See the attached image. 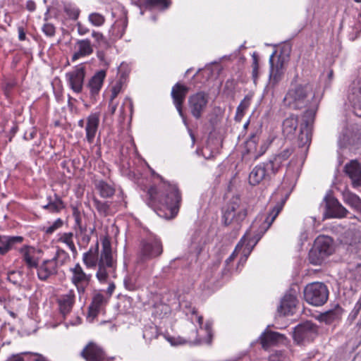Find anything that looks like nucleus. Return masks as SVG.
Returning a JSON list of instances; mask_svg holds the SVG:
<instances>
[{"instance_id": "nucleus-24", "label": "nucleus", "mask_w": 361, "mask_h": 361, "mask_svg": "<svg viewBox=\"0 0 361 361\" xmlns=\"http://www.w3.org/2000/svg\"><path fill=\"white\" fill-rule=\"evenodd\" d=\"M314 248L320 253V255L326 257L334 252L333 240L328 236H319L314 242Z\"/></svg>"}, {"instance_id": "nucleus-2", "label": "nucleus", "mask_w": 361, "mask_h": 361, "mask_svg": "<svg viewBox=\"0 0 361 361\" xmlns=\"http://www.w3.org/2000/svg\"><path fill=\"white\" fill-rule=\"evenodd\" d=\"M102 249L99 252V243L90 247L82 256V261L87 268L97 267L96 277L100 283L108 282L110 276L116 277V261L113 257L111 242L105 238L102 243Z\"/></svg>"}, {"instance_id": "nucleus-58", "label": "nucleus", "mask_w": 361, "mask_h": 361, "mask_svg": "<svg viewBox=\"0 0 361 361\" xmlns=\"http://www.w3.org/2000/svg\"><path fill=\"white\" fill-rule=\"evenodd\" d=\"M74 219H75L76 226H78L79 227L80 231L82 232L83 228L81 225V221H82L81 216H75V217H74Z\"/></svg>"}, {"instance_id": "nucleus-39", "label": "nucleus", "mask_w": 361, "mask_h": 361, "mask_svg": "<svg viewBox=\"0 0 361 361\" xmlns=\"http://www.w3.org/2000/svg\"><path fill=\"white\" fill-rule=\"evenodd\" d=\"M350 99L355 108L361 109V78L353 88Z\"/></svg>"}, {"instance_id": "nucleus-49", "label": "nucleus", "mask_w": 361, "mask_h": 361, "mask_svg": "<svg viewBox=\"0 0 361 361\" xmlns=\"http://www.w3.org/2000/svg\"><path fill=\"white\" fill-rule=\"evenodd\" d=\"M122 89V81L118 80L116 82V84L111 88V94L110 96V104H112V102L115 99V98L118 96L119 92Z\"/></svg>"}, {"instance_id": "nucleus-32", "label": "nucleus", "mask_w": 361, "mask_h": 361, "mask_svg": "<svg viewBox=\"0 0 361 361\" xmlns=\"http://www.w3.org/2000/svg\"><path fill=\"white\" fill-rule=\"evenodd\" d=\"M105 303V299L102 294L96 293L93 298L91 304L88 307V316L94 318L99 314L102 307Z\"/></svg>"}, {"instance_id": "nucleus-46", "label": "nucleus", "mask_w": 361, "mask_h": 361, "mask_svg": "<svg viewBox=\"0 0 361 361\" xmlns=\"http://www.w3.org/2000/svg\"><path fill=\"white\" fill-rule=\"evenodd\" d=\"M126 23L125 21H117L111 27L113 35L121 38L125 31Z\"/></svg>"}, {"instance_id": "nucleus-5", "label": "nucleus", "mask_w": 361, "mask_h": 361, "mask_svg": "<svg viewBox=\"0 0 361 361\" xmlns=\"http://www.w3.org/2000/svg\"><path fill=\"white\" fill-rule=\"evenodd\" d=\"M303 293L305 301L314 306L324 305L329 297L327 287L320 282H314L307 285Z\"/></svg>"}, {"instance_id": "nucleus-42", "label": "nucleus", "mask_w": 361, "mask_h": 361, "mask_svg": "<svg viewBox=\"0 0 361 361\" xmlns=\"http://www.w3.org/2000/svg\"><path fill=\"white\" fill-rule=\"evenodd\" d=\"M23 254V260L25 262L29 268H37V261L34 259L30 255V250L27 247H23L20 250Z\"/></svg>"}, {"instance_id": "nucleus-10", "label": "nucleus", "mask_w": 361, "mask_h": 361, "mask_svg": "<svg viewBox=\"0 0 361 361\" xmlns=\"http://www.w3.org/2000/svg\"><path fill=\"white\" fill-rule=\"evenodd\" d=\"M189 92V87L180 83H176L171 89V95L173 99V103L176 106L178 114L182 118L183 123L187 126L186 117L183 111V104L185 99L186 95Z\"/></svg>"}, {"instance_id": "nucleus-11", "label": "nucleus", "mask_w": 361, "mask_h": 361, "mask_svg": "<svg viewBox=\"0 0 361 361\" xmlns=\"http://www.w3.org/2000/svg\"><path fill=\"white\" fill-rule=\"evenodd\" d=\"M325 218L341 219L345 217L349 213L337 199L333 197H325Z\"/></svg>"}, {"instance_id": "nucleus-62", "label": "nucleus", "mask_w": 361, "mask_h": 361, "mask_svg": "<svg viewBox=\"0 0 361 361\" xmlns=\"http://www.w3.org/2000/svg\"><path fill=\"white\" fill-rule=\"evenodd\" d=\"M115 288L116 287H115L114 283L113 282L110 283L109 285V287H108V290H107L108 293L111 295L114 292Z\"/></svg>"}, {"instance_id": "nucleus-31", "label": "nucleus", "mask_w": 361, "mask_h": 361, "mask_svg": "<svg viewBox=\"0 0 361 361\" xmlns=\"http://www.w3.org/2000/svg\"><path fill=\"white\" fill-rule=\"evenodd\" d=\"M343 310L342 307L336 305L334 309L329 310L320 314V320L326 324H331L332 322L341 319Z\"/></svg>"}, {"instance_id": "nucleus-27", "label": "nucleus", "mask_w": 361, "mask_h": 361, "mask_svg": "<svg viewBox=\"0 0 361 361\" xmlns=\"http://www.w3.org/2000/svg\"><path fill=\"white\" fill-rule=\"evenodd\" d=\"M358 140L357 135L349 128L344 129L338 139V145L340 148H347L350 146L357 145Z\"/></svg>"}, {"instance_id": "nucleus-54", "label": "nucleus", "mask_w": 361, "mask_h": 361, "mask_svg": "<svg viewBox=\"0 0 361 361\" xmlns=\"http://www.w3.org/2000/svg\"><path fill=\"white\" fill-rule=\"evenodd\" d=\"M44 34L49 37H52L55 34V27L50 23H46L42 27Z\"/></svg>"}, {"instance_id": "nucleus-35", "label": "nucleus", "mask_w": 361, "mask_h": 361, "mask_svg": "<svg viewBox=\"0 0 361 361\" xmlns=\"http://www.w3.org/2000/svg\"><path fill=\"white\" fill-rule=\"evenodd\" d=\"M96 188L99 190L100 195L104 198L111 197L115 193V189L111 185L103 180L97 183Z\"/></svg>"}, {"instance_id": "nucleus-64", "label": "nucleus", "mask_w": 361, "mask_h": 361, "mask_svg": "<svg viewBox=\"0 0 361 361\" xmlns=\"http://www.w3.org/2000/svg\"><path fill=\"white\" fill-rule=\"evenodd\" d=\"M353 361H361V350L355 355Z\"/></svg>"}, {"instance_id": "nucleus-55", "label": "nucleus", "mask_w": 361, "mask_h": 361, "mask_svg": "<svg viewBox=\"0 0 361 361\" xmlns=\"http://www.w3.org/2000/svg\"><path fill=\"white\" fill-rule=\"evenodd\" d=\"M77 28L78 34L80 35H84L89 32V29L80 22L77 23Z\"/></svg>"}, {"instance_id": "nucleus-38", "label": "nucleus", "mask_w": 361, "mask_h": 361, "mask_svg": "<svg viewBox=\"0 0 361 361\" xmlns=\"http://www.w3.org/2000/svg\"><path fill=\"white\" fill-rule=\"evenodd\" d=\"M93 205L102 216L111 214L110 204L109 202H102L97 198H93Z\"/></svg>"}, {"instance_id": "nucleus-60", "label": "nucleus", "mask_w": 361, "mask_h": 361, "mask_svg": "<svg viewBox=\"0 0 361 361\" xmlns=\"http://www.w3.org/2000/svg\"><path fill=\"white\" fill-rule=\"evenodd\" d=\"M18 38L20 41L25 40V33L23 31V29L21 27L18 28Z\"/></svg>"}, {"instance_id": "nucleus-17", "label": "nucleus", "mask_w": 361, "mask_h": 361, "mask_svg": "<svg viewBox=\"0 0 361 361\" xmlns=\"http://www.w3.org/2000/svg\"><path fill=\"white\" fill-rule=\"evenodd\" d=\"M288 198V195H286L284 197L281 199L280 202H279L272 210L269 212L266 219L264 221L262 227L260 228V231L256 235V243L261 238L262 235L266 232V231L270 227L271 224L274 222L275 219L277 217L279 214L282 210L283 205Z\"/></svg>"}, {"instance_id": "nucleus-25", "label": "nucleus", "mask_w": 361, "mask_h": 361, "mask_svg": "<svg viewBox=\"0 0 361 361\" xmlns=\"http://www.w3.org/2000/svg\"><path fill=\"white\" fill-rule=\"evenodd\" d=\"M75 292L69 290L66 294L61 295L58 299L61 313L65 316L71 312L75 303Z\"/></svg>"}, {"instance_id": "nucleus-61", "label": "nucleus", "mask_w": 361, "mask_h": 361, "mask_svg": "<svg viewBox=\"0 0 361 361\" xmlns=\"http://www.w3.org/2000/svg\"><path fill=\"white\" fill-rule=\"evenodd\" d=\"M71 208H72V210H73V217L80 216V212L79 209L76 207L72 206Z\"/></svg>"}, {"instance_id": "nucleus-19", "label": "nucleus", "mask_w": 361, "mask_h": 361, "mask_svg": "<svg viewBox=\"0 0 361 361\" xmlns=\"http://www.w3.org/2000/svg\"><path fill=\"white\" fill-rule=\"evenodd\" d=\"M293 152L294 148L291 146L283 149L281 152L274 155L271 159L267 161L268 169H271L272 172H274L276 174L282 166L283 162L288 160Z\"/></svg>"}, {"instance_id": "nucleus-33", "label": "nucleus", "mask_w": 361, "mask_h": 361, "mask_svg": "<svg viewBox=\"0 0 361 361\" xmlns=\"http://www.w3.org/2000/svg\"><path fill=\"white\" fill-rule=\"evenodd\" d=\"M106 76L105 71H100L94 74L88 83V87L92 95L97 94L103 85Z\"/></svg>"}, {"instance_id": "nucleus-52", "label": "nucleus", "mask_w": 361, "mask_h": 361, "mask_svg": "<svg viewBox=\"0 0 361 361\" xmlns=\"http://www.w3.org/2000/svg\"><path fill=\"white\" fill-rule=\"evenodd\" d=\"M259 141V137L256 134H252L247 140V147L249 152L256 148V145Z\"/></svg>"}, {"instance_id": "nucleus-37", "label": "nucleus", "mask_w": 361, "mask_h": 361, "mask_svg": "<svg viewBox=\"0 0 361 361\" xmlns=\"http://www.w3.org/2000/svg\"><path fill=\"white\" fill-rule=\"evenodd\" d=\"M146 7L149 8H157L159 10H165L168 8L171 4V0H142Z\"/></svg>"}, {"instance_id": "nucleus-28", "label": "nucleus", "mask_w": 361, "mask_h": 361, "mask_svg": "<svg viewBox=\"0 0 361 361\" xmlns=\"http://www.w3.org/2000/svg\"><path fill=\"white\" fill-rule=\"evenodd\" d=\"M298 118L297 116L290 115L286 118L282 124V132L287 138H291L298 128Z\"/></svg>"}, {"instance_id": "nucleus-26", "label": "nucleus", "mask_w": 361, "mask_h": 361, "mask_svg": "<svg viewBox=\"0 0 361 361\" xmlns=\"http://www.w3.org/2000/svg\"><path fill=\"white\" fill-rule=\"evenodd\" d=\"M296 296L292 293H286L281 301L278 312L283 315L293 314V309L297 305Z\"/></svg>"}, {"instance_id": "nucleus-8", "label": "nucleus", "mask_w": 361, "mask_h": 361, "mask_svg": "<svg viewBox=\"0 0 361 361\" xmlns=\"http://www.w3.org/2000/svg\"><path fill=\"white\" fill-rule=\"evenodd\" d=\"M163 252V246L158 238L144 240L140 243L138 262H145L147 260L159 257Z\"/></svg>"}, {"instance_id": "nucleus-59", "label": "nucleus", "mask_w": 361, "mask_h": 361, "mask_svg": "<svg viewBox=\"0 0 361 361\" xmlns=\"http://www.w3.org/2000/svg\"><path fill=\"white\" fill-rule=\"evenodd\" d=\"M271 142V140H269V143H268V144H267V143H264L263 145H262V146H261V150H260V152H259V156H260V155L263 154L266 152V150H267V147H268V145H269Z\"/></svg>"}, {"instance_id": "nucleus-3", "label": "nucleus", "mask_w": 361, "mask_h": 361, "mask_svg": "<svg viewBox=\"0 0 361 361\" xmlns=\"http://www.w3.org/2000/svg\"><path fill=\"white\" fill-rule=\"evenodd\" d=\"M314 97V93L310 84H295L291 85L283 99V102L286 106L293 109H301Z\"/></svg>"}, {"instance_id": "nucleus-47", "label": "nucleus", "mask_w": 361, "mask_h": 361, "mask_svg": "<svg viewBox=\"0 0 361 361\" xmlns=\"http://www.w3.org/2000/svg\"><path fill=\"white\" fill-rule=\"evenodd\" d=\"M89 21L94 26H101L105 22L104 16L99 13H92L89 15Z\"/></svg>"}, {"instance_id": "nucleus-12", "label": "nucleus", "mask_w": 361, "mask_h": 361, "mask_svg": "<svg viewBox=\"0 0 361 361\" xmlns=\"http://www.w3.org/2000/svg\"><path fill=\"white\" fill-rule=\"evenodd\" d=\"M317 334V326L310 322H306L295 327L293 338L298 343H301L313 340Z\"/></svg>"}, {"instance_id": "nucleus-13", "label": "nucleus", "mask_w": 361, "mask_h": 361, "mask_svg": "<svg viewBox=\"0 0 361 361\" xmlns=\"http://www.w3.org/2000/svg\"><path fill=\"white\" fill-rule=\"evenodd\" d=\"M275 175L271 169H268L267 162L262 163L256 166L250 173L249 183L252 185H257L262 181L269 180L272 176Z\"/></svg>"}, {"instance_id": "nucleus-23", "label": "nucleus", "mask_w": 361, "mask_h": 361, "mask_svg": "<svg viewBox=\"0 0 361 361\" xmlns=\"http://www.w3.org/2000/svg\"><path fill=\"white\" fill-rule=\"evenodd\" d=\"M99 124V115L98 114H91L87 118V123L85 126L86 139L90 144L94 142V137L98 130Z\"/></svg>"}, {"instance_id": "nucleus-9", "label": "nucleus", "mask_w": 361, "mask_h": 361, "mask_svg": "<svg viewBox=\"0 0 361 361\" xmlns=\"http://www.w3.org/2000/svg\"><path fill=\"white\" fill-rule=\"evenodd\" d=\"M209 102V95L204 92H198L189 96L188 105L190 114L195 119H200L205 111Z\"/></svg>"}, {"instance_id": "nucleus-4", "label": "nucleus", "mask_w": 361, "mask_h": 361, "mask_svg": "<svg viewBox=\"0 0 361 361\" xmlns=\"http://www.w3.org/2000/svg\"><path fill=\"white\" fill-rule=\"evenodd\" d=\"M247 215V205L239 197H233L223 212L222 221L225 226L235 225L238 228Z\"/></svg>"}, {"instance_id": "nucleus-51", "label": "nucleus", "mask_w": 361, "mask_h": 361, "mask_svg": "<svg viewBox=\"0 0 361 361\" xmlns=\"http://www.w3.org/2000/svg\"><path fill=\"white\" fill-rule=\"evenodd\" d=\"M252 61H252V74L253 80L255 81H256V80L257 79L258 75H259V63H258V58H257V56L256 55V54H253Z\"/></svg>"}, {"instance_id": "nucleus-36", "label": "nucleus", "mask_w": 361, "mask_h": 361, "mask_svg": "<svg viewBox=\"0 0 361 361\" xmlns=\"http://www.w3.org/2000/svg\"><path fill=\"white\" fill-rule=\"evenodd\" d=\"M252 97V94L246 95L237 107L236 114L235 117L237 121H240V120L242 119L243 116H244L245 110L250 105Z\"/></svg>"}, {"instance_id": "nucleus-45", "label": "nucleus", "mask_w": 361, "mask_h": 361, "mask_svg": "<svg viewBox=\"0 0 361 361\" xmlns=\"http://www.w3.org/2000/svg\"><path fill=\"white\" fill-rule=\"evenodd\" d=\"M69 257L67 252L62 249L59 248L56 252L55 256L51 259L56 262V267L58 265H63L68 259Z\"/></svg>"}, {"instance_id": "nucleus-20", "label": "nucleus", "mask_w": 361, "mask_h": 361, "mask_svg": "<svg viewBox=\"0 0 361 361\" xmlns=\"http://www.w3.org/2000/svg\"><path fill=\"white\" fill-rule=\"evenodd\" d=\"M75 52L72 56V61L91 55L93 53V47L89 39H78L74 45Z\"/></svg>"}, {"instance_id": "nucleus-15", "label": "nucleus", "mask_w": 361, "mask_h": 361, "mask_svg": "<svg viewBox=\"0 0 361 361\" xmlns=\"http://www.w3.org/2000/svg\"><path fill=\"white\" fill-rule=\"evenodd\" d=\"M80 355L86 361H104L106 354L104 349L94 342H90L83 348Z\"/></svg>"}, {"instance_id": "nucleus-41", "label": "nucleus", "mask_w": 361, "mask_h": 361, "mask_svg": "<svg viewBox=\"0 0 361 361\" xmlns=\"http://www.w3.org/2000/svg\"><path fill=\"white\" fill-rule=\"evenodd\" d=\"M63 207V201L57 196L55 197L53 201H50L47 204L43 206L44 209H48L51 212H59Z\"/></svg>"}, {"instance_id": "nucleus-48", "label": "nucleus", "mask_w": 361, "mask_h": 361, "mask_svg": "<svg viewBox=\"0 0 361 361\" xmlns=\"http://www.w3.org/2000/svg\"><path fill=\"white\" fill-rule=\"evenodd\" d=\"M92 37L95 39V40L99 44V46L104 48H107L109 47V43L103 35L100 32L93 31L92 33Z\"/></svg>"}, {"instance_id": "nucleus-6", "label": "nucleus", "mask_w": 361, "mask_h": 361, "mask_svg": "<svg viewBox=\"0 0 361 361\" xmlns=\"http://www.w3.org/2000/svg\"><path fill=\"white\" fill-rule=\"evenodd\" d=\"M290 52V47L286 44L283 45L281 54L279 56L276 65L274 63V57L276 52H274L271 55L269 58L270 73L269 84L272 87H276L282 80L284 73L283 63L288 58Z\"/></svg>"}, {"instance_id": "nucleus-53", "label": "nucleus", "mask_w": 361, "mask_h": 361, "mask_svg": "<svg viewBox=\"0 0 361 361\" xmlns=\"http://www.w3.org/2000/svg\"><path fill=\"white\" fill-rule=\"evenodd\" d=\"M63 221L61 219H56L51 226L48 227L46 230V233L48 234L52 233L54 231H55L56 229L59 228L63 226Z\"/></svg>"}, {"instance_id": "nucleus-57", "label": "nucleus", "mask_w": 361, "mask_h": 361, "mask_svg": "<svg viewBox=\"0 0 361 361\" xmlns=\"http://www.w3.org/2000/svg\"><path fill=\"white\" fill-rule=\"evenodd\" d=\"M26 8L30 11H33L36 8L35 3L33 1H27L26 4Z\"/></svg>"}, {"instance_id": "nucleus-18", "label": "nucleus", "mask_w": 361, "mask_h": 361, "mask_svg": "<svg viewBox=\"0 0 361 361\" xmlns=\"http://www.w3.org/2000/svg\"><path fill=\"white\" fill-rule=\"evenodd\" d=\"M344 171L350 179L353 188L361 187V164L356 159L347 163Z\"/></svg>"}, {"instance_id": "nucleus-34", "label": "nucleus", "mask_w": 361, "mask_h": 361, "mask_svg": "<svg viewBox=\"0 0 361 361\" xmlns=\"http://www.w3.org/2000/svg\"><path fill=\"white\" fill-rule=\"evenodd\" d=\"M350 233L353 237L352 240L349 243L350 250L361 258V233Z\"/></svg>"}, {"instance_id": "nucleus-29", "label": "nucleus", "mask_w": 361, "mask_h": 361, "mask_svg": "<svg viewBox=\"0 0 361 361\" xmlns=\"http://www.w3.org/2000/svg\"><path fill=\"white\" fill-rule=\"evenodd\" d=\"M23 240L21 236L0 235V254L5 255L15 244L20 243Z\"/></svg>"}, {"instance_id": "nucleus-63", "label": "nucleus", "mask_w": 361, "mask_h": 361, "mask_svg": "<svg viewBox=\"0 0 361 361\" xmlns=\"http://www.w3.org/2000/svg\"><path fill=\"white\" fill-rule=\"evenodd\" d=\"M97 57L100 61H104L105 56H104V53L103 51H98Z\"/></svg>"}, {"instance_id": "nucleus-14", "label": "nucleus", "mask_w": 361, "mask_h": 361, "mask_svg": "<svg viewBox=\"0 0 361 361\" xmlns=\"http://www.w3.org/2000/svg\"><path fill=\"white\" fill-rule=\"evenodd\" d=\"M85 75V71L82 66H76L73 71L66 74L69 86L75 92H82Z\"/></svg>"}, {"instance_id": "nucleus-21", "label": "nucleus", "mask_w": 361, "mask_h": 361, "mask_svg": "<svg viewBox=\"0 0 361 361\" xmlns=\"http://www.w3.org/2000/svg\"><path fill=\"white\" fill-rule=\"evenodd\" d=\"M37 276L41 281H47L51 275L57 274L56 262L54 260H44L40 265L37 264Z\"/></svg>"}, {"instance_id": "nucleus-56", "label": "nucleus", "mask_w": 361, "mask_h": 361, "mask_svg": "<svg viewBox=\"0 0 361 361\" xmlns=\"http://www.w3.org/2000/svg\"><path fill=\"white\" fill-rule=\"evenodd\" d=\"M13 86H14L13 82H8L5 84L4 93L6 95V97H9L12 88L13 87Z\"/></svg>"}, {"instance_id": "nucleus-43", "label": "nucleus", "mask_w": 361, "mask_h": 361, "mask_svg": "<svg viewBox=\"0 0 361 361\" xmlns=\"http://www.w3.org/2000/svg\"><path fill=\"white\" fill-rule=\"evenodd\" d=\"M309 261L314 265L321 264L326 257L320 255V253L314 247L309 252Z\"/></svg>"}, {"instance_id": "nucleus-7", "label": "nucleus", "mask_w": 361, "mask_h": 361, "mask_svg": "<svg viewBox=\"0 0 361 361\" xmlns=\"http://www.w3.org/2000/svg\"><path fill=\"white\" fill-rule=\"evenodd\" d=\"M317 107L312 106L302 115V121L300 126L298 143L300 147L309 146L312 140V130L314 121Z\"/></svg>"}, {"instance_id": "nucleus-22", "label": "nucleus", "mask_w": 361, "mask_h": 361, "mask_svg": "<svg viewBox=\"0 0 361 361\" xmlns=\"http://www.w3.org/2000/svg\"><path fill=\"white\" fill-rule=\"evenodd\" d=\"M285 338V336L281 334L266 329L260 336L259 339L262 348L267 349L283 341Z\"/></svg>"}, {"instance_id": "nucleus-44", "label": "nucleus", "mask_w": 361, "mask_h": 361, "mask_svg": "<svg viewBox=\"0 0 361 361\" xmlns=\"http://www.w3.org/2000/svg\"><path fill=\"white\" fill-rule=\"evenodd\" d=\"M73 233H64L61 235L59 240L63 243H66L69 247L73 253H75L77 251H76V247L73 241Z\"/></svg>"}, {"instance_id": "nucleus-50", "label": "nucleus", "mask_w": 361, "mask_h": 361, "mask_svg": "<svg viewBox=\"0 0 361 361\" xmlns=\"http://www.w3.org/2000/svg\"><path fill=\"white\" fill-rule=\"evenodd\" d=\"M65 12L66 14L73 20L78 19L79 14H80V10L79 8L76 7H73L71 6H67L64 8Z\"/></svg>"}, {"instance_id": "nucleus-30", "label": "nucleus", "mask_w": 361, "mask_h": 361, "mask_svg": "<svg viewBox=\"0 0 361 361\" xmlns=\"http://www.w3.org/2000/svg\"><path fill=\"white\" fill-rule=\"evenodd\" d=\"M343 202L353 208L355 211L361 214V199L358 195L349 190L342 192Z\"/></svg>"}, {"instance_id": "nucleus-40", "label": "nucleus", "mask_w": 361, "mask_h": 361, "mask_svg": "<svg viewBox=\"0 0 361 361\" xmlns=\"http://www.w3.org/2000/svg\"><path fill=\"white\" fill-rule=\"evenodd\" d=\"M8 280L18 286H22L23 283V273L22 271H11L7 274Z\"/></svg>"}, {"instance_id": "nucleus-1", "label": "nucleus", "mask_w": 361, "mask_h": 361, "mask_svg": "<svg viewBox=\"0 0 361 361\" xmlns=\"http://www.w3.org/2000/svg\"><path fill=\"white\" fill-rule=\"evenodd\" d=\"M181 202V195L176 185L164 183L161 188L152 186L147 190V204L161 218H174Z\"/></svg>"}, {"instance_id": "nucleus-16", "label": "nucleus", "mask_w": 361, "mask_h": 361, "mask_svg": "<svg viewBox=\"0 0 361 361\" xmlns=\"http://www.w3.org/2000/svg\"><path fill=\"white\" fill-rule=\"evenodd\" d=\"M71 271L73 274L72 283L77 287L80 293L84 292L86 286L90 283L92 275L86 274L79 264H76L73 268L71 269Z\"/></svg>"}]
</instances>
